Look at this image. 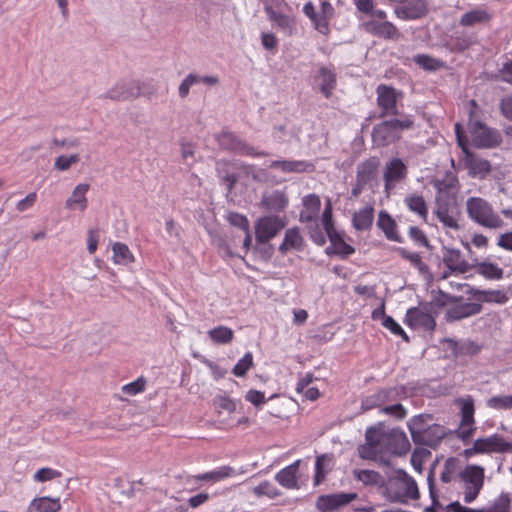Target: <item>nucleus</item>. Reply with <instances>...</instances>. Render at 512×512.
<instances>
[{"label": "nucleus", "mask_w": 512, "mask_h": 512, "mask_svg": "<svg viewBox=\"0 0 512 512\" xmlns=\"http://www.w3.org/2000/svg\"><path fill=\"white\" fill-rule=\"evenodd\" d=\"M476 273L488 280H500L504 271L497 264L490 261H482L475 265Z\"/></svg>", "instance_id": "obj_39"}, {"label": "nucleus", "mask_w": 512, "mask_h": 512, "mask_svg": "<svg viewBox=\"0 0 512 512\" xmlns=\"http://www.w3.org/2000/svg\"><path fill=\"white\" fill-rule=\"evenodd\" d=\"M482 306L474 302L459 303L451 306L446 312L447 321H458L480 313Z\"/></svg>", "instance_id": "obj_23"}, {"label": "nucleus", "mask_w": 512, "mask_h": 512, "mask_svg": "<svg viewBox=\"0 0 512 512\" xmlns=\"http://www.w3.org/2000/svg\"><path fill=\"white\" fill-rule=\"evenodd\" d=\"M432 416L429 414H419L413 416L408 422L407 427L411 434L412 440L421 435L430 425Z\"/></svg>", "instance_id": "obj_38"}, {"label": "nucleus", "mask_w": 512, "mask_h": 512, "mask_svg": "<svg viewBox=\"0 0 512 512\" xmlns=\"http://www.w3.org/2000/svg\"><path fill=\"white\" fill-rule=\"evenodd\" d=\"M61 509L59 497L40 496L30 501L27 512H59Z\"/></svg>", "instance_id": "obj_25"}, {"label": "nucleus", "mask_w": 512, "mask_h": 512, "mask_svg": "<svg viewBox=\"0 0 512 512\" xmlns=\"http://www.w3.org/2000/svg\"><path fill=\"white\" fill-rule=\"evenodd\" d=\"M457 142L464 153L463 164L472 178L484 179L491 172V164L488 160L477 157L468 148V137L463 134L459 123L455 124Z\"/></svg>", "instance_id": "obj_3"}, {"label": "nucleus", "mask_w": 512, "mask_h": 512, "mask_svg": "<svg viewBox=\"0 0 512 512\" xmlns=\"http://www.w3.org/2000/svg\"><path fill=\"white\" fill-rule=\"evenodd\" d=\"M457 204L441 203L437 204L434 214L446 229L459 231L461 225L459 222L460 213L456 209Z\"/></svg>", "instance_id": "obj_12"}, {"label": "nucleus", "mask_w": 512, "mask_h": 512, "mask_svg": "<svg viewBox=\"0 0 512 512\" xmlns=\"http://www.w3.org/2000/svg\"><path fill=\"white\" fill-rule=\"evenodd\" d=\"M443 262L449 272H445L442 278H447L451 273H466L469 270V264L462 258V254L457 249H446L443 254Z\"/></svg>", "instance_id": "obj_19"}, {"label": "nucleus", "mask_w": 512, "mask_h": 512, "mask_svg": "<svg viewBox=\"0 0 512 512\" xmlns=\"http://www.w3.org/2000/svg\"><path fill=\"white\" fill-rule=\"evenodd\" d=\"M487 405L497 410H507L512 408L511 395L494 396L488 399Z\"/></svg>", "instance_id": "obj_55"}, {"label": "nucleus", "mask_w": 512, "mask_h": 512, "mask_svg": "<svg viewBox=\"0 0 512 512\" xmlns=\"http://www.w3.org/2000/svg\"><path fill=\"white\" fill-rule=\"evenodd\" d=\"M383 393L375 392L367 397H365L361 402V409L363 411L371 410L376 407H381L382 403L380 398L383 397Z\"/></svg>", "instance_id": "obj_61"}, {"label": "nucleus", "mask_w": 512, "mask_h": 512, "mask_svg": "<svg viewBox=\"0 0 512 512\" xmlns=\"http://www.w3.org/2000/svg\"><path fill=\"white\" fill-rule=\"evenodd\" d=\"M434 187L437 191L436 205L441 203L457 204L459 182L455 176L447 175L443 179L434 181Z\"/></svg>", "instance_id": "obj_9"}, {"label": "nucleus", "mask_w": 512, "mask_h": 512, "mask_svg": "<svg viewBox=\"0 0 512 512\" xmlns=\"http://www.w3.org/2000/svg\"><path fill=\"white\" fill-rule=\"evenodd\" d=\"M446 431L442 425L431 424L419 437L413 439L418 445L435 447L445 436Z\"/></svg>", "instance_id": "obj_28"}, {"label": "nucleus", "mask_w": 512, "mask_h": 512, "mask_svg": "<svg viewBox=\"0 0 512 512\" xmlns=\"http://www.w3.org/2000/svg\"><path fill=\"white\" fill-rule=\"evenodd\" d=\"M412 125L413 121L410 118L383 121L373 128V142L377 146H386L393 143L400 138L402 130L409 129Z\"/></svg>", "instance_id": "obj_4"}, {"label": "nucleus", "mask_w": 512, "mask_h": 512, "mask_svg": "<svg viewBox=\"0 0 512 512\" xmlns=\"http://www.w3.org/2000/svg\"><path fill=\"white\" fill-rule=\"evenodd\" d=\"M214 404L216 407H218L221 410L227 411L229 413H232L236 410V403L231 398L224 396V395H218L214 398Z\"/></svg>", "instance_id": "obj_62"}, {"label": "nucleus", "mask_w": 512, "mask_h": 512, "mask_svg": "<svg viewBox=\"0 0 512 512\" xmlns=\"http://www.w3.org/2000/svg\"><path fill=\"white\" fill-rule=\"evenodd\" d=\"M373 219L374 208L371 205H366L354 213L352 222L356 230L363 231L372 226Z\"/></svg>", "instance_id": "obj_35"}, {"label": "nucleus", "mask_w": 512, "mask_h": 512, "mask_svg": "<svg viewBox=\"0 0 512 512\" xmlns=\"http://www.w3.org/2000/svg\"><path fill=\"white\" fill-rule=\"evenodd\" d=\"M320 91L325 97H330L336 86V73L332 66H320L316 76Z\"/></svg>", "instance_id": "obj_29"}, {"label": "nucleus", "mask_w": 512, "mask_h": 512, "mask_svg": "<svg viewBox=\"0 0 512 512\" xmlns=\"http://www.w3.org/2000/svg\"><path fill=\"white\" fill-rule=\"evenodd\" d=\"M62 473L58 470H55L50 467H43L38 469L34 475L33 480L37 483H43L47 481H51L53 479L59 478Z\"/></svg>", "instance_id": "obj_53"}, {"label": "nucleus", "mask_w": 512, "mask_h": 512, "mask_svg": "<svg viewBox=\"0 0 512 512\" xmlns=\"http://www.w3.org/2000/svg\"><path fill=\"white\" fill-rule=\"evenodd\" d=\"M414 62L427 71H436L443 66L440 60L425 54L416 55Z\"/></svg>", "instance_id": "obj_51"}, {"label": "nucleus", "mask_w": 512, "mask_h": 512, "mask_svg": "<svg viewBox=\"0 0 512 512\" xmlns=\"http://www.w3.org/2000/svg\"><path fill=\"white\" fill-rule=\"evenodd\" d=\"M379 165V159L376 157L362 161L357 166L356 179L359 180L360 183L368 185L376 178Z\"/></svg>", "instance_id": "obj_30"}, {"label": "nucleus", "mask_w": 512, "mask_h": 512, "mask_svg": "<svg viewBox=\"0 0 512 512\" xmlns=\"http://www.w3.org/2000/svg\"><path fill=\"white\" fill-rule=\"evenodd\" d=\"M377 226L383 231L387 239L401 242V238L396 231V222L386 211L379 213Z\"/></svg>", "instance_id": "obj_36"}, {"label": "nucleus", "mask_w": 512, "mask_h": 512, "mask_svg": "<svg viewBox=\"0 0 512 512\" xmlns=\"http://www.w3.org/2000/svg\"><path fill=\"white\" fill-rule=\"evenodd\" d=\"M405 203L408 208L426 220L428 216V208L424 198L420 195H410L405 198Z\"/></svg>", "instance_id": "obj_45"}, {"label": "nucleus", "mask_w": 512, "mask_h": 512, "mask_svg": "<svg viewBox=\"0 0 512 512\" xmlns=\"http://www.w3.org/2000/svg\"><path fill=\"white\" fill-rule=\"evenodd\" d=\"M463 484V500L472 503L479 495L484 485V468L478 465H468L459 473Z\"/></svg>", "instance_id": "obj_5"}, {"label": "nucleus", "mask_w": 512, "mask_h": 512, "mask_svg": "<svg viewBox=\"0 0 512 512\" xmlns=\"http://www.w3.org/2000/svg\"><path fill=\"white\" fill-rule=\"evenodd\" d=\"M353 476L364 485H379L383 482L382 476L374 471L368 469H354Z\"/></svg>", "instance_id": "obj_44"}, {"label": "nucleus", "mask_w": 512, "mask_h": 512, "mask_svg": "<svg viewBox=\"0 0 512 512\" xmlns=\"http://www.w3.org/2000/svg\"><path fill=\"white\" fill-rule=\"evenodd\" d=\"M211 341L217 345H226L232 342L234 331L227 326H217L208 331Z\"/></svg>", "instance_id": "obj_42"}, {"label": "nucleus", "mask_w": 512, "mask_h": 512, "mask_svg": "<svg viewBox=\"0 0 512 512\" xmlns=\"http://www.w3.org/2000/svg\"><path fill=\"white\" fill-rule=\"evenodd\" d=\"M407 175V167L399 158H394L386 163L384 171L385 190L388 192Z\"/></svg>", "instance_id": "obj_13"}, {"label": "nucleus", "mask_w": 512, "mask_h": 512, "mask_svg": "<svg viewBox=\"0 0 512 512\" xmlns=\"http://www.w3.org/2000/svg\"><path fill=\"white\" fill-rule=\"evenodd\" d=\"M253 355L251 352H246L242 358L238 360L234 366L232 373L236 377H244L246 373L253 367Z\"/></svg>", "instance_id": "obj_48"}, {"label": "nucleus", "mask_w": 512, "mask_h": 512, "mask_svg": "<svg viewBox=\"0 0 512 512\" xmlns=\"http://www.w3.org/2000/svg\"><path fill=\"white\" fill-rule=\"evenodd\" d=\"M112 261L116 265H129L134 262V256L129 247L121 242H115L112 245Z\"/></svg>", "instance_id": "obj_40"}, {"label": "nucleus", "mask_w": 512, "mask_h": 512, "mask_svg": "<svg viewBox=\"0 0 512 512\" xmlns=\"http://www.w3.org/2000/svg\"><path fill=\"white\" fill-rule=\"evenodd\" d=\"M511 509V498L508 493H501L493 502V504L487 508L482 509L483 512H510Z\"/></svg>", "instance_id": "obj_49"}, {"label": "nucleus", "mask_w": 512, "mask_h": 512, "mask_svg": "<svg viewBox=\"0 0 512 512\" xmlns=\"http://www.w3.org/2000/svg\"><path fill=\"white\" fill-rule=\"evenodd\" d=\"M385 497L390 502L408 503L410 500L419 499V490L416 481L403 470H395L388 477Z\"/></svg>", "instance_id": "obj_1"}, {"label": "nucleus", "mask_w": 512, "mask_h": 512, "mask_svg": "<svg viewBox=\"0 0 512 512\" xmlns=\"http://www.w3.org/2000/svg\"><path fill=\"white\" fill-rule=\"evenodd\" d=\"M289 204L285 190H270L263 193L261 206L270 212H282Z\"/></svg>", "instance_id": "obj_17"}, {"label": "nucleus", "mask_w": 512, "mask_h": 512, "mask_svg": "<svg viewBox=\"0 0 512 512\" xmlns=\"http://www.w3.org/2000/svg\"><path fill=\"white\" fill-rule=\"evenodd\" d=\"M303 209L300 212V221L303 223L312 222L318 219L321 201L315 194L306 195L303 200Z\"/></svg>", "instance_id": "obj_27"}, {"label": "nucleus", "mask_w": 512, "mask_h": 512, "mask_svg": "<svg viewBox=\"0 0 512 512\" xmlns=\"http://www.w3.org/2000/svg\"><path fill=\"white\" fill-rule=\"evenodd\" d=\"M377 102L382 109V115H395L396 109V93L393 88L380 85L377 88Z\"/></svg>", "instance_id": "obj_21"}, {"label": "nucleus", "mask_w": 512, "mask_h": 512, "mask_svg": "<svg viewBox=\"0 0 512 512\" xmlns=\"http://www.w3.org/2000/svg\"><path fill=\"white\" fill-rule=\"evenodd\" d=\"M90 190L88 183L77 184L65 201V208L70 211L84 212L88 208L87 193Z\"/></svg>", "instance_id": "obj_16"}, {"label": "nucleus", "mask_w": 512, "mask_h": 512, "mask_svg": "<svg viewBox=\"0 0 512 512\" xmlns=\"http://www.w3.org/2000/svg\"><path fill=\"white\" fill-rule=\"evenodd\" d=\"M459 461L456 458H448L443 466L440 478L444 483H449L453 479L454 474L458 469Z\"/></svg>", "instance_id": "obj_54"}, {"label": "nucleus", "mask_w": 512, "mask_h": 512, "mask_svg": "<svg viewBox=\"0 0 512 512\" xmlns=\"http://www.w3.org/2000/svg\"><path fill=\"white\" fill-rule=\"evenodd\" d=\"M466 212L471 221L484 228L499 229L504 226V221L494 211L492 205L481 197L468 198Z\"/></svg>", "instance_id": "obj_2"}, {"label": "nucleus", "mask_w": 512, "mask_h": 512, "mask_svg": "<svg viewBox=\"0 0 512 512\" xmlns=\"http://www.w3.org/2000/svg\"><path fill=\"white\" fill-rule=\"evenodd\" d=\"M321 222L327 235L336 231L332 222V204L329 199L326 201L325 208L321 217Z\"/></svg>", "instance_id": "obj_58"}, {"label": "nucleus", "mask_w": 512, "mask_h": 512, "mask_svg": "<svg viewBox=\"0 0 512 512\" xmlns=\"http://www.w3.org/2000/svg\"><path fill=\"white\" fill-rule=\"evenodd\" d=\"M470 294L478 300L487 303L505 304L509 300L507 292L501 289L480 290L472 288Z\"/></svg>", "instance_id": "obj_32"}, {"label": "nucleus", "mask_w": 512, "mask_h": 512, "mask_svg": "<svg viewBox=\"0 0 512 512\" xmlns=\"http://www.w3.org/2000/svg\"><path fill=\"white\" fill-rule=\"evenodd\" d=\"M365 437L369 447L362 446L359 450V453L363 459H372L378 451V444L385 441L386 436L381 435L379 430L375 428H369L366 431Z\"/></svg>", "instance_id": "obj_31"}, {"label": "nucleus", "mask_w": 512, "mask_h": 512, "mask_svg": "<svg viewBox=\"0 0 512 512\" xmlns=\"http://www.w3.org/2000/svg\"><path fill=\"white\" fill-rule=\"evenodd\" d=\"M253 493L258 496H267L271 499L280 495L278 489L269 481H263L253 488Z\"/></svg>", "instance_id": "obj_52"}, {"label": "nucleus", "mask_w": 512, "mask_h": 512, "mask_svg": "<svg viewBox=\"0 0 512 512\" xmlns=\"http://www.w3.org/2000/svg\"><path fill=\"white\" fill-rule=\"evenodd\" d=\"M327 236L331 242V246L327 248L328 253H335L345 257L355 252V249L351 245L347 244L337 231L332 232Z\"/></svg>", "instance_id": "obj_37"}, {"label": "nucleus", "mask_w": 512, "mask_h": 512, "mask_svg": "<svg viewBox=\"0 0 512 512\" xmlns=\"http://www.w3.org/2000/svg\"><path fill=\"white\" fill-rule=\"evenodd\" d=\"M303 245V237L297 227L286 230L284 239L279 246L281 253L285 254L291 250H301Z\"/></svg>", "instance_id": "obj_33"}, {"label": "nucleus", "mask_w": 512, "mask_h": 512, "mask_svg": "<svg viewBox=\"0 0 512 512\" xmlns=\"http://www.w3.org/2000/svg\"><path fill=\"white\" fill-rule=\"evenodd\" d=\"M382 325L390 330L394 335L401 336L405 341H408V336L402 327L391 317H385L384 321H382Z\"/></svg>", "instance_id": "obj_60"}, {"label": "nucleus", "mask_w": 512, "mask_h": 512, "mask_svg": "<svg viewBox=\"0 0 512 512\" xmlns=\"http://www.w3.org/2000/svg\"><path fill=\"white\" fill-rule=\"evenodd\" d=\"M269 168L280 170L283 173H303L314 170V165L304 160H275Z\"/></svg>", "instance_id": "obj_24"}, {"label": "nucleus", "mask_w": 512, "mask_h": 512, "mask_svg": "<svg viewBox=\"0 0 512 512\" xmlns=\"http://www.w3.org/2000/svg\"><path fill=\"white\" fill-rule=\"evenodd\" d=\"M146 386V380L143 377H139L137 380L128 383L122 387L124 394L134 396L144 391Z\"/></svg>", "instance_id": "obj_59"}, {"label": "nucleus", "mask_w": 512, "mask_h": 512, "mask_svg": "<svg viewBox=\"0 0 512 512\" xmlns=\"http://www.w3.org/2000/svg\"><path fill=\"white\" fill-rule=\"evenodd\" d=\"M380 413L389 415L397 420H402L407 416V410L403 405L396 403L392 405H386L380 409Z\"/></svg>", "instance_id": "obj_56"}, {"label": "nucleus", "mask_w": 512, "mask_h": 512, "mask_svg": "<svg viewBox=\"0 0 512 512\" xmlns=\"http://www.w3.org/2000/svg\"><path fill=\"white\" fill-rule=\"evenodd\" d=\"M235 468L231 466H220L212 471L197 474L193 478L197 481H205L209 483H217L228 478H232L240 474Z\"/></svg>", "instance_id": "obj_26"}, {"label": "nucleus", "mask_w": 512, "mask_h": 512, "mask_svg": "<svg viewBox=\"0 0 512 512\" xmlns=\"http://www.w3.org/2000/svg\"><path fill=\"white\" fill-rule=\"evenodd\" d=\"M405 323L414 329L433 330L436 326L433 316L425 307H413L407 310Z\"/></svg>", "instance_id": "obj_11"}, {"label": "nucleus", "mask_w": 512, "mask_h": 512, "mask_svg": "<svg viewBox=\"0 0 512 512\" xmlns=\"http://www.w3.org/2000/svg\"><path fill=\"white\" fill-rule=\"evenodd\" d=\"M366 32L384 39H398L400 33L396 26L389 21L371 19L363 23Z\"/></svg>", "instance_id": "obj_14"}, {"label": "nucleus", "mask_w": 512, "mask_h": 512, "mask_svg": "<svg viewBox=\"0 0 512 512\" xmlns=\"http://www.w3.org/2000/svg\"><path fill=\"white\" fill-rule=\"evenodd\" d=\"M285 223L277 216H265L255 224V237L259 243H266L284 228Z\"/></svg>", "instance_id": "obj_10"}, {"label": "nucleus", "mask_w": 512, "mask_h": 512, "mask_svg": "<svg viewBox=\"0 0 512 512\" xmlns=\"http://www.w3.org/2000/svg\"><path fill=\"white\" fill-rule=\"evenodd\" d=\"M401 256L410 262L422 275L428 274V266L422 260L421 256L416 252H409L404 249L400 251Z\"/></svg>", "instance_id": "obj_50"}, {"label": "nucleus", "mask_w": 512, "mask_h": 512, "mask_svg": "<svg viewBox=\"0 0 512 512\" xmlns=\"http://www.w3.org/2000/svg\"><path fill=\"white\" fill-rule=\"evenodd\" d=\"M469 139L472 146L483 149L498 146L502 137L499 131L490 128L480 121H471L469 123Z\"/></svg>", "instance_id": "obj_6"}, {"label": "nucleus", "mask_w": 512, "mask_h": 512, "mask_svg": "<svg viewBox=\"0 0 512 512\" xmlns=\"http://www.w3.org/2000/svg\"><path fill=\"white\" fill-rule=\"evenodd\" d=\"M269 19L273 21L284 33L291 34L294 28V21L291 17L282 14L276 10L267 13Z\"/></svg>", "instance_id": "obj_46"}, {"label": "nucleus", "mask_w": 512, "mask_h": 512, "mask_svg": "<svg viewBox=\"0 0 512 512\" xmlns=\"http://www.w3.org/2000/svg\"><path fill=\"white\" fill-rule=\"evenodd\" d=\"M301 460H296L292 464L281 469L275 475V480L286 489H298V470Z\"/></svg>", "instance_id": "obj_22"}, {"label": "nucleus", "mask_w": 512, "mask_h": 512, "mask_svg": "<svg viewBox=\"0 0 512 512\" xmlns=\"http://www.w3.org/2000/svg\"><path fill=\"white\" fill-rule=\"evenodd\" d=\"M219 145L225 149L232 151L236 154L250 157H262L266 156L267 153L264 151H259L254 146L247 143L245 140L241 139L237 135L231 132H224L219 136Z\"/></svg>", "instance_id": "obj_8"}, {"label": "nucleus", "mask_w": 512, "mask_h": 512, "mask_svg": "<svg viewBox=\"0 0 512 512\" xmlns=\"http://www.w3.org/2000/svg\"><path fill=\"white\" fill-rule=\"evenodd\" d=\"M245 400L250 402L251 404H253L256 407H260L263 404H265V402H266L265 394L261 391L255 390V389H251V390L247 391V393L245 395Z\"/></svg>", "instance_id": "obj_64"}, {"label": "nucleus", "mask_w": 512, "mask_h": 512, "mask_svg": "<svg viewBox=\"0 0 512 512\" xmlns=\"http://www.w3.org/2000/svg\"><path fill=\"white\" fill-rule=\"evenodd\" d=\"M426 12V6L422 1L407 4L395 9L398 18L403 20H411L422 17Z\"/></svg>", "instance_id": "obj_34"}, {"label": "nucleus", "mask_w": 512, "mask_h": 512, "mask_svg": "<svg viewBox=\"0 0 512 512\" xmlns=\"http://www.w3.org/2000/svg\"><path fill=\"white\" fill-rule=\"evenodd\" d=\"M37 193L30 192L25 198L21 199L16 203V209L19 212H25L31 209L37 201Z\"/></svg>", "instance_id": "obj_63"}, {"label": "nucleus", "mask_w": 512, "mask_h": 512, "mask_svg": "<svg viewBox=\"0 0 512 512\" xmlns=\"http://www.w3.org/2000/svg\"><path fill=\"white\" fill-rule=\"evenodd\" d=\"M197 85V73H189L178 87L179 97L185 99L190 92L191 87Z\"/></svg>", "instance_id": "obj_57"}, {"label": "nucleus", "mask_w": 512, "mask_h": 512, "mask_svg": "<svg viewBox=\"0 0 512 512\" xmlns=\"http://www.w3.org/2000/svg\"><path fill=\"white\" fill-rule=\"evenodd\" d=\"M491 19V15L487 10L477 8L463 14L459 20L461 26H473L476 24L486 23Z\"/></svg>", "instance_id": "obj_41"}, {"label": "nucleus", "mask_w": 512, "mask_h": 512, "mask_svg": "<svg viewBox=\"0 0 512 512\" xmlns=\"http://www.w3.org/2000/svg\"><path fill=\"white\" fill-rule=\"evenodd\" d=\"M355 493H337L321 496L316 502V507L322 512H331L353 501Z\"/></svg>", "instance_id": "obj_18"}, {"label": "nucleus", "mask_w": 512, "mask_h": 512, "mask_svg": "<svg viewBox=\"0 0 512 512\" xmlns=\"http://www.w3.org/2000/svg\"><path fill=\"white\" fill-rule=\"evenodd\" d=\"M80 161L79 154L60 155L54 160V169L59 172L68 171L73 165Z\"/></svg>", "instance_id": "obj_47"}, {"label": "nucleus", "mask_w": 512, "mask_h": 512, "mask_svg": "<svg viewBox=\"0 0 512 512\" xmlns=\"http://www.w3.org/2000/svg\"><path fill=\"white\" fill-rule=\"evenodd\" d=\"M477 440L480 445L481 454L511 453L512 442L507 441L499 434L478 438Z\"/></svg>", "instance_id": "obj_15"}, {"label": "nucleus", "mask_w": 512, "mask_h": 512, "mask_svg": "<svg viewBox=\"0 0 512 512\" xmlns=\"http://www.w3.org/2000/svg\"><path fill=\"white\" fill-rule=\"evenodd\" d=\"M144 93L143 82L135 79H125L117 82L113 87H111L105 93V98L117 101H125L138 98Z\"/></svg>", "instance_id": "obj_7"}, {"label": "nucleus", "mask_w": 512, "mask_h": 512, "mask_svg": "<svg viewBox=\"0 0 512 512\" xmlns=\"http://www.w3.org/2000/svg\"><path fill=\"white\" fill-rule=\"evenodd\" d=\"M385 442L388 446V451L395 455H405L410 450V442L402 430H393L386 435Z\"/></svg>", "instance_id": "obj_20"}, {"label": "nucleus", "mask_w": 512, "mask_h": 512, "mask_svg": "<svg viewBox=\"0 0 512 512\" xmlns=\"http://www.w3.org/2000/svg\"><path fill=\"white\" fill-rule=\"evenodd\" d=\"M456 403L460 406V424H464V426H467L468 424H475V408L472 397L467 396L465 398L458 399Z\"/></svg>", "instance_id": "obj_43"}]
</instances>
